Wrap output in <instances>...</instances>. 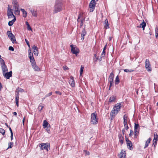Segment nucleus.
Returning a JSON list of instances; mask_svg holds the SVG:
<instances>
[{
    "label": "nucleus",
    "instance_id": "obj_38",
    "mask_svg": "<svg viewBox=\"0 0 158 158\" xmlns=\"http://www.w3.org/2000/svg\"><path fill=\"white\" fill-rule=\"evenodd\" d=\"M12 3L14 5V6H19L16 0H13Z\"/></svg>",
    "mask_w": 158,
    "mask_h": 158
},
{
    "label": "nucleus",
    "instance_id": "obj_39",
    "mask_svg": "<svg viewBox=\"0 0 158 158\" xmlns=\"http://www.w3.org/2000/svg\"><path fill=\"white\" fill-rule=\"evenodd\" d=\"M25 23H26V25L27 26V29L28 30H31V27H30V26L28 23L27 21H26V22Z\"/></svg>",
    "mask_w": 158,
    "mask_h": 158
},
{
    "label": "nucleus",
    "instance_id": "obj_28",
    "mask_svg": "<svg viewBox=\"0 0 158 158\" xmlns=\"http://www.w3.org/2000/svg\"><path fill=\"white\" fill-rule=\"evenodd\" d=\"M146 26V23L143 20V22L140 24L139 27H142L143 30H144L145 27Z\"/></svg>",
    "mask_w": 158,
    "mask_h": 158
},
{
    "label": "nucleus",
    "instance_id": "obj_1",
    "mask_svg": "<svg viewBox=\"0 0 158 158\" xmlns=\"http://www.w3.org/2000/svg\"><path fill=\"white\" fill-rule=\"evenodd\" d=\"M122 106L120 103H117L114 105L110 114V116H111V119L113 118L120 110Z\"/></svg>",
    "mask_w": 158,
    "mask_h": 158
},
{
    "label": "nucleus",
    "instance_id": "obj_46",
    "mask_svg": "<svg viewBox=\"0 0 158 158\" xmlns=\"http://www.w3.org/2000/svg\"><path fill=\"white\" fill-rule=\"evenodd\" d=\"M30 62L32 65L35 64H36L35 59L30 60Z\"/></svg>",
    "mask_w": 158,
    "mask_h": 158
},
{
    "label": "nucleus",
    "instance_id": "obj_7",
    "mask_svg": "<svg viewBox=\"0 0 158 158\" xmlns=\"http://www.w3.org/2000/svg\"><path fill=\"white\" fill-rule=\"evenodd\" d=\"M145 68L147 69V71L149 72H150L152 71V68L149 60L148 59H146L145 62Z\"/></svg>",
    "mask_w": 158,
    "mask_h": 158
},
{
    "label": "nucleus",
    "instance_id": "obj_30",
    "mask_svg": "<svg viewBox=\"0 0 158 158\" xmlns=\"http://www.w3.org/2000/svg\"><path fill=\"white\" fill-rule=\"evenodd\" d=\"M139 124L135 123L134 127V130H139Z\"/></svg>",
    "mask_w": 158,
    "mask_h": 158
},
{
    "label": "nucleus",
    "instance_id": "obj_6",
    "mask_svg": "<svg viewBox=\"0 0 158 158\" xmlns=\"http://www.w3.org/2000/svg\"><path fill=\"white\" fill-rule=\"evenodd\" d=\"M7 15L9 19L14 18L15 17L13 14V9L9 7V5L8 6Z\"/></svg>",
    "mask_w": 158,
    "mask_h": 158
},
{
    "label": "nucleus",
    "instance_id": "obj_11",
    "mask_svg": "<svg viewBox=\"0 0 158 158\" xmlns=\"http://www.w3.org/2000/svg\"><path fill=\"white\" fill-rule=\"evenodd\" d=\"M119 156L120 158H126L125 151H124L123 150H121Z\"/></svg>",
    "mask_w": 158,
    "mask_h": 158
},
{
    "label": "nucleus",
    "instance_id": "obj_51",
    "mask_svg": "<svg viewBox=\"0 0 158 158\" xmlns=\"http://www.w3.org/2000/svg\"><path fill=\"white\" fill-rule=\"evenodd\" d=\"M9 49L10 50H11L12 51H14V48L12 46H10L9 47Z\"/></svg>",
    "mask_w": 158,
    "mask_h": 158
},
{
    "label": "nucleus",
    "instance_id": "obj_22",
    "mask_svg": "<svg viewBox=\"0 0 158 158\" xmlns=\"http://www.w3.org/2000/svg\"><path fill=\"white\" fill-rule=\"evenodd\" d=\"M16 19L15 17L12 20L8 22V25L9 26H12L14 23L16 21Z\"/></svg>",
    "mask_w": 158,
    "mask_h": 158
},
{
    "label": "nucleus",
    "instance_id": "obj_34",
    "mask_svg": "<svg viewBox=\"0 0 158 158\" xmlns=\"http://www.w3.org/2000/svg\"><path fill=\"white\" fill-rule=\"evenodd\" d=\"M119 82V79L118 76H117L116 77L115 80V83L116 85L118 84Z\"/></svg>",
    "mask_w": 158,
    "mask_h": 158
},
{
    "label": "nucleus",
    "instance_id": "obj_58",
    "mask_svg": "<svg viewBox=\"0 0 158 158\" xmlns=\"http://www.w3.org/2000/svg\"><path fill=\"white\" fill-rule=\"evenodd\" d=\"M29 58L30 59V60H31L34 59V57H33V56H31V57H29Z\"/></svg>",
    "mask_w": 158,
    "mask_h": 158
},
{
    "label": "nucleus",
    "instance_id": "obj_27",
    "mask_svg": "<svg viewBox=\"0 0 158 158\" xmlns=\"http://www.w3.org/2000/svg\"><path fill=\"white\" fill-rule=\"evenodd\" d=\"M118 137L119 141L121 143V144H122L123 143L124 138L120 135H118Z\"/></svg>",
    "mask_w": 158,
    "mask_h": 158
},
{
    "label": "nucleus",
    "instance_id": "obj_25",
    "mask_svg": "<svg viewBox=\"0 0 158 158\" xmlns=\"http://www.w3.org/2000/svg\"><path fill=\"white\" fill-rule=\"evenodd\" d=\"M20 10L23 12V16L24 17H26L27 16V12L23 9H21Z\"/></svg>",
    "mask_w": 158,
    "mask_h": 158
},
{
    "label": "nucleus",
    "instance_id": "obj_63",
    "mask_svg": "<svg viewBox=\"0 0 158 158\" xmlns=\"http://www.w3.org/2000/svg\"><path fill=\"white\" fill-rule=\"evenodd\" d=\"M125 129L126 130H127V129H128L129 128V127L128 126V125H126V126L125 127Z\"/></svg>",
    "mask_w": 158,
    "mask_h": 158
},
{
    "label": "nucleus",
    "instance_id": "obj_41",
    "mask_svg": "<svg viewBox=\"0 0 158 158\" xmlns=\"http://www.w3.org/2000/svg\"><path fill=\"white\" fill-rule=\"evenodd\" d=\"M13 143L12 142H9L8 144V148H12L13 146Z\"/></svg>",
    "mask_w": 158,
    "mask_h": 158
},
{
    "label": "nucleus",
    "instance_id": "obj_52",
    "mask_svg": "<svg viewBox=\"0 0 158 158\" xmlns=\"http://www.w3.org/2000/svg\"><path fill=\"white\" fill-rule=\"evenodd\" d=\"M127 117L126 114H125L123 116L124 120H127Z\"/></svg>",
    "mask_w": 158,
    "mask_h": 158
},
{
    "label": "nucleus",
    "instance_id": "obj_32",
    "mask_svg": "<svg viewBox=\"0 0 158 158\" xmlns=\"http://www.w3.org/2000/svg\"><path fill=\"white\" fill-rule=\"evenodd\" d=\"M0 62L1 66L5 65V62L4 61V60L1 58V56H0Z\"/></svg>",
    "mask_w": 158,
    "mask_h": 158
},
{
    "label": "nucleus",
    "instance_id": "obj_16",
    "mask_svg": "<svg viewBox=\"0 0 158 158\" xmlns=\"http://www.w3.org/2000/svg\"><path fill=\"white\" fill-rule=\"evenodd\" d=\"M19 6H14V8L15 9L14 10V13L15 14H19L20 11L19 10Z\"/></svg>",
    "mask_w": 158,
    "mask_h": 158
},
{
    "label": "nucleus",
    "instance_id": "obj_19",
    "mask_svg": "<svg viewBox=\"0 0 158 158\" xmlns=\"http://www.w3.org/2000/svg\"><path fill=\"white\" fill-rule=\"evenodd\" d=\"M30 11L31 12L32 15L34 17H36L37 16V12L34 10H32L31 9H29Z\"/></svg>",
    "mask_w": 158,
    "mask_h": 158
},
{
    "label": "nucleus",
    "instance_id": "obj_3",
    "mask_svg": "<svg viewBox=\"0 0 158 158\" xmlns=\"http://www.w3.org/2000/svg\"><path fill=\"white\" fill-rule=\"evenodd\" d=\"M71 48V52L74 54H75L76 56L79 53L80 51L78 48L75 45L71 44L70 46Z\"/></svg>",
    "mask_w": 158,
    "mask_h": 158
},
{
    "label": "nucleus",
    "instance_id": "obj_48",
    "mask_svg": "<svg viewBox=\"0 0 158 158\" xmlns=\"http://www.w3.org/2000/svg\"><path fill=\"white\" fill-rule=\"evenodd\" d=\"M89 7V11L92 12L94 10V7Z\"/></svg>",
    "mask_w": 158,
    "mask_h": 158
},
{
    "label": "nucleus",
    "instance_id": "obj_62",
    "mask_svg": "<svg viewBox=\"0 0 158 158\" xmlns=\"http://www.w3.org/2000/svg\"><path fill=\"white\" fill-rule=\"evenodd\" d=\"M64 70H66V69H68L69 68L66 66H65L64 67Z\"/></svg>",
    "mask_w": 158,
    "mask_h": 158
},
{
    "label": "nucleus",
    "instance_id": "obj_4",
    "mask_svg": "<svg viewBox=\"0 0 158 158\" xmlns=\"http://www.w3.org/2000/svg\"><path fill=\"white\" fill-rule=\"evenodd\" d=\"M50 145L49 143H41L39 145V147L41 150H46L48 151L50 149Z\"/></svg>",
    "mask_w": 158,
    "mask_h": 158
},
{
    "label": "nucleus",
    "instance_id": "obj_64",
    "mask_svg": "<svg viewBox=\"0 0 158 158\" xmlns=\"http://www.w3.org/2000/svg\"><path fill=\"white\" fill-rule=\"evenodd\" d=\"M105 54L102 53L101 56V57L102 58L104 57H105Z\"/></svg>",
    "mask_w": 158,
    "mask_h": 158
},
{
    "label": "nucleus",
    "instance_id": "obj_12",
    "mask_svg": "<svg viewBox=\"0 0 158 158\" xmlns=\"http://www.w3.org/2000/svg\"><path fill=\"white\" fill-rule=\"evenodd\" d=\"M69 83L72 87H74L75 86L74 80L73 77L71 76L70 77Z\"/></svg>",
    "mask_w": 158,
    "mask_h": 158
},
{
    "label": "nucleus",
    "instance_id": "obj_47",
    "mask_svg": "<svg viewBox=\"0 0 158 158\" xmlns=\"http://www.w3.org/2000/svg\"><path fill=\"white\" fill-rule=\"evenodd\" d=\"M133 134V132L132 130H130V132L129 134V137H131V135Z\"/></svg>",
    "mask_w": 158,
    "mask_h": 158
},
{
    "label": "nucleus",
    "instance_id": "obj_10",
    "mask_svg": "<svg viewBox=\"0 0 158 158\" xmlns=\"http://www.w3.org/2000/svg\"><path fill=\"white\" fill-rule=\"evenodd\" d=\"M82 15L81 14H80L78 15V18L77 19V21L78 22H81V23H80V26H82L83 24V22L84 21L85 19L82 18Z\"/></svg>",
    "mask_w": 158,
    "mask_h": 158
},
{
    "label": "nucleus",
    "instance_id": "obj_49",
    "mask_svg": "<svg viewBox=\"0 0 158 158\" xmlns=\"http://www.w3.org/2000/svg\"><path fill=\"white\" fill-rule=\"evenodd\" d=\"M52 92H51L50 93H49L47 94H46L45 96V98H46L48 97H49V96H50V95H52Z\"/></svg>",
    "mask_w": 158,
    "mask_h": 158
},
{
    "label": "nucleus",
    "instance_id": "obj_2",
    "mask_svg": "<svg viewBox=\"0 0 158 158\" xmlns=\"http://www.w3.org/2000/svg\"><path fill=\"white\" fill-rule=\"evenodd\" d=\"M64 7V5L62 2L56 3L53 10L54 13H56L62 11Z\"/></svg>",
    "mask_w": 158,
    "mask_h": 158
},
{
    "label": "nucleus",
    "instance_id": "obj_20",
    "mask_svg": "<svg viewBox=\"0 0 158 158\" xmlns=\"http://www.w3.org/2000/svg\"><path fill=\"white\" fill-rule=\"evenodd\" d=\"M104 27L106 29H107L109 28V23L107 19H106L105 21V23H104Z\"/></svg>",
    "mask_w": 158,
    "mask_h": 158
},
{
    "label": "nucleus",
    "instance_id": "obj_35",
    "mask_svg": "<svg viewBox=\"0 0 158 158\" xmlns=\"http://www.w3.org/2000/svg\"><path fill=\"white\" fill-rule=\"evenodd\" d=\"M31 56H33V53L31 52V48H30L28 50V56L29 57H31Z\"/></svg>",
    "mask_w": 158,
    "mask_h": 158
},
{
    "label": "nucleus",
    "instance_id": "obj_36",
    "mask_svg": "<svg viewBox=\"0 0 158 158\" xmlns=\"http://www.w3.org/2000/svg\"><path fill=\"white\" fill-rule=\"evenodd\" d=\"M84 69V67L82 65H81V69L80 72V76H81L83 71V69Z\"/></svg>",
    "mask_w": 158,
    "mask_h": 158
},
{
    "label": "nucleus",
    "instance_id": "obj_54",
    "mask_svg": "<svg viewBox=\"0 0 158 158\" xmlns=\"http://www.w3.org/2000/svg\"><path fill=\"white\" fill-rule=\"evenodd\" d=\"M123 123H124V127H125L126 125H127V120H124Z\"/></svg>",
    "mask_w": 158,
    "mask_h": 158
},
{
    "label": "nucleus",
    "instance_id": "obj_42",
    "mask_svg": "<svg viewBox=\"0 0 158 158\" xmlns=\"http://www.w3.org/2000/svg\"><path fill=\"white\" fill-rule=\"evenodd\" d=\"M155 139L157 140L158 139V135H157L156 133H154V138Z\"/></svg>",
    "mask_w": 158,
    "mask_h": 158
},
{
    "label": "nucleus",
    "instance_id": "obj_57",
    "mask_svg": "<svg viewBox=\"0 0 158 158\" xmlns=\"http://www.w3.org/2000/svg\"><path fill=\"white\" fill-rule=\"evenodd\" d=\"M13 44H17V42L16 41V40H11Z\"/></svg>",
    "mask_w": 158,
    "mask_h": 158
},
{
    "label": "nucleus",
    "instance_id": "obj_21",
    "mask_svg": "<svg viewBox=\"0 0 158 158\" xmlns=\"http://www.w3.org/2000/svg\"><path fill=\"white\" fill-rule=\"evenodd\" d=\"M32 66L33 68L35 71H40V68L36 65V64H34Z\"/></svg>",
    "mask_w": 158,
    "mask_h": 158
},
{
    "label": "nucleus",
    "instance_id": "obj_31",
    "mask_svg": "<svg viewBox=\"0 0 158 158\" xmlns=\"http://www.w3.org/2000/svg\"><path fill=\"white\" fill-rule=\"evenodd\" d=\"M124 72L126 73H131L134 71V70L131 69H125L123 70Z\"/></svg>",
    "mask_w": 158,
    "mask_h": 158
},
{
    "label": "nucleus",
    "instance_id": "obj_17",
    "mask_svg": "<svg viewBox=\"0 0 158 158\" xmlns=\"http://www.w3.org/2000/svg\"><path fill=\"white\" fill-rule=\"evenodd\" d=\"M126 143L128 148L130 150H131L133 148H132V144L131 142V141H128Z\"/></svg>",
    "mask_w": 158,
    "mask_h": 158
},
{
    "label": "nucleus",
    "instance_id": "obj_15",
    "mask_svg": "<svg viewBox=\"0 0 158 158\" xmlns=\"http://www.w3.org/2000/svg\"><path fill=\"white\" fill-rule=\"evenodd\" d=\"M7 34L10 40H14V39H15V36L10 31H8Z\"/></svg>",
    "mask_w": 158,
    "mask_h": 158
},
{
    "label": "nucleus",
    "instance_id": "obj_13",
    "mask_svg": "<svg viewBox=\"0 0 158 158\" xmlns=\"http://www.w3.org/2000/svg\"><path fill=\"white\" fill-rule=\"evenodd\" d=\"M32 49L33 50V52L34 55L37 56L38 54L37 47L34 45L32 46Z\"/></svg>",
    "mask_w": 158,
    "mask_h": 158
},
{
    "label": "nucleus",
    "instance_id": "obj_8",
    "mask_svg": "<svg viewBox=\"0 0 158 158\" xmlns=\"http://www.w3.org/2000/svg\"><path fill=\"white\" fill-rule=\"evenodd\" d=\"M91 122L93 124H96L98 123V119L96 118V114L93 113L91 116Z\"/></svg>",
    "mask_w": 158,
    "mask_h": 158
},
{
    "label": "nucleus",
    "instance_id": "obj_26",
    "mask_svg": "<svg viewBox=\"0 0 158 158\" xmlns=\"http://www.w3.org/2000/svg\"><path fill=\"white\" fill-rule=\"evenodd\" d=\"M48 123L46 120H44L43 122V127L44 128H46L48 127Z\"/></svg>",
    "mask_w": 158,
    "mask_h": 158
},
{
    "label": "nucleus",
    "instance_id": "obj_44",
    "mask_svg": "<svg viewBox=\"0 0 158 158\" xmlns=\"http://www.w3.org/2000/svg\"><path fill=\"white\" fill-rule=\"evenodd\" d=\"M157 140L155 139H154L153 140V144L154 145V146H155L157 144Z\"/></svg>",
    "mask_w": 158,
    "mask_h": 158
},
{
    "label": "nucleus",
    "instance_id": "obj_60",
    "mask_svg": "<svg viewBox=\"0 0 158 158\" xmlns=\"http://www.w3.org/2000/svg\"><path fill=\"white\" fill-rule=\"evenodd\" d=\"M126 143H127V142L128 141H130V140H129L127 138H126Z\"/></svg>",
    "mask_w": 158,
    "mask_h": 158
},
{
    "label": "nucleus",
    "instance_id": "obj_29",
    "mask_svg": "<svg viewBox=\"0 0 158 158\" xmlns=\"http://www.w3.org/2000/svg\"><path fill=\"white\" fill-rule=\"evenodd\" d=\"M86 34V32L85 31V29H84L81 33V40H84V36Z\"/></svg>",
    "mask_w": 158,
    "mask_h": 158
},
{
    "label": "nucleus",
    "instance_id": "obj_33",
    "mask_svg": "<svg viewBox=\"0 0 158 158\" xmlns=\"http://www.w3.org/2000/svg\"><path fill=\"white\" fill-rule=\"evenodd\" d=\"M139 130H134V131L135 132V138H137V136L139 134Z\"/></svg>",
    "mask_w": 158,
    "mask_h": 158
},
{
    "label": "nucleus",
    "instance_id": "obj_18",
    "mask_svg": "<svg viewBox=\"0 0 158 158\" xmlns=\"http://www.w3.org/2000/svg\"><path fill=\"white\" fill-rule=\"evenodd\" d=\"M95 0H92L89 4V7H94L95 6Z\"/></svg>",
    "mask_w": 158,
    "mask_h": 158
},
{
    "label": "nucleus",
    "instance_id": "obj_40",
    "mask_svg": "<svg viewBox=\"0 0 158 158\" xmlns=\"http://www.w3.org/2000/svg\"><path fill=\"white\" fill-rule=\"evenodd\" d=\"M114 75L113 73H111L110 74L108 79H113L114 78Z\"/></svg>",
    "mask_w": 158,
    "mask_h": 158
},
{
    "label": "nucleus",
    "instance_id": "obj_50",
    "mask_svg": "<svg viewBox=\"0 0 158 158\" xmlns=\"http://www.w3.org/2000/svg\"><path fill=\"white\" fill-rule=\"evenodd\" d=\"M155 34H156L157 35H158V28L156 27L155 28Z\"/></svg>",
    "mask_w": 158,
    "mask_h": 158
},
{
    "label": "nucleus",
    "instance_id": "obj_59",
    "mask_svg": "<svg viewBox=\"0 0 158 158\" xmlns=\"http://www.w3.org/2000/svg\"><path fill=\"white\" fill-rule=\"evenodd\" d=\"M62 0H56V3L57 2H61Z\"/></svg>",
    "mask_w": 158,
    "mask_h": 158
},
{
    "label": "nucleus",
    "instance_id": "obj_14",
    "mask_svg": "<svg viewBox=\"0 0 158 158\" xmlns=\"http://www.w3.org/2000/svg\"><path fill=\"white\" fill-rule=\"evenodd\" d=\"M1 68L3 74L4 73H6L8 71V69L6 64L1 65Z\"/></svg>",
    "mask_w": 158,
    "mask_h": 158
},
{
    "label": "nucleus",
    "instance_id": "obj_9",
    "mask_svg": "<svg viewBox=\"0 0 158 158\" xmlns=\"http://www.w3.org/2000/svg\"><path fill=\"white\" fill-rule=\"evenodd\" d=\"M12 72L10 71L9 72L5 73H3V75L4 77L6 78L7 79H9L10 77L12 76Z\"/></svg>",
    "mask_w": 158,
    "mask_h": 158
},
{
    "label": "nucleus",
    "instance_id": "obj_61",
    "mask_svg": "<svg viewBox=\"0 0 158 158\" xmlns=\"http://www.w3.org/2000/svg\"><path fill=\"white\" fill-rule=\"evenodd\" d=\"M46 130L47 131L48 133H49V131H50V129L48 128V127L46 128Z\"/></svg>",
    "mask_w": 158,
    "mask_h": 158
},
{
    "label": "nucleus",
    "instance_id": "obj_23",
    "mask_svg": "<svg viewBox=\"0 0 158 158\" xmlns=\"http://www.w3.org/2000/svg\"><path fill=\"white\" fill-rule=\"evenodd\" d=\"M151 140V138H149L147 140L145 144V145L144 147V148H145L148 147V144L150 143Z\"/></svg>",
    "mask_w": 158,
    "mask_h": 158
},
{
    "label": "nucleus",
    "instance_id": "obj_56",
    "mask_svg": "<svg viewBox=\"0 0 158 158\" xmlns=\"http://www.w3.org/2000/svg\"><path fill=\"white\" fill-rule=\"evenodd\" d=\"M55 93L56 94H58L59 95H61V93L59 91H56L55 92Z\"/></svg>",
    "mask_w": 158,
    "mask_h": 158
},
{
    "label": "nucleus",
    "instance_id": "obj_37",
    "mask_svg": "<svg viewBox=\"0 0 158 158\" xmlns=\"http://www.w3.org/2000/svg\"><path fill=\"white\" fill-rule=\"evenodd\" d=\"M109 81L110 83V85L109 88V90H110V87L112 85V84L113 83V79L109 80Z\"/></svg>",
    "mask_w": 158,
    "mask_h": 158
},
{
    "label": "nucleus",
    "instance_id": "obj_53",
    "mask_svg": "<svg viewBox=\"0 0 158 158\" xmlns=\"http://www.w3.org/2000/svg\"><path fill=\"white\" fill-rule=\"evenodd\" d=\"M25 41H26V43H27V45L28 46V47L29 48H30V45L29 44V41H28V40H25Z\"/></svg>",
    "mask_w": 158,
    "mask_h": 158
},
{
    "label": "nucleus",
    "instance_id": "obj_43",
    "mask_svg": "<svg viewBox=\"0 0 158 158\" xmlns=\"http://www.w3.org/2000/svg\"><path fill=\"white\" fill-rule=\"evenodd\" d=\"M0 132L3 135H4L5 133V130L3 129H0Z\"/></svg>",
    "mask_w": 158,
    "mask_h": 158
},
{
    "label": "nucleus",
    "instance_id": "obj_24",
    "mask_svg": "<svg viewBox=\"0 0 158 158\" xmlns=\"http://www.w3.org/2000/svg\"><path fill=\"white\" fill-rule=\"evenodd\" d=\"M116 100V97L114 96H111L109 100V102H115Z\"/></svg>",
    "mask_w": 158,
    "mask_h": 158
},
{
    "label": "nucleus",
    "instance_id": "obj_45",
    "mask_svg": "<svg viewBox=\"0 0 158 158\" xmlns=\"http://www.w3.org/2000/svg\"><path fill=\"white\" fill-rule=\"evenodd\" d=\"M84 152L85 156L89 155L90 154L89 152L86 150H84Z\"/></svg>",
    "mask_w": 158,
    "mask_h": 158
},
{
    "label": "nucleus",
    "instance_id": "obj_5",
    "mask_svg": "<svg viewBox=\"0 0 158 158\" xmlns=\"http://www.w3.org/2000/svg\"><path fill=\"white\" fill-rule=\"evenodd\" d=\"M17 94L15 96V102L16 105L17 107L19 106V92H23L24 91L23 89L20 88H18L17 89Z\"/></svg>",
    "mask_w": 158,
    "mask_h": 158
},
{
    "label": "nucleus",
    "instance_id": "obj_55",
    "mask_svg": "<svg viewBox=\"0 0 158 158\" xmlns=\"http://www.w3.org/2000/svg\"><path fill=\"white\" fill-rule=\"evenodd\" d=\"M43 107V106H41V105H39V108L40 110H42Z\"/></svg>",
    "mask_w": 158,
    "mask_h": 158
}]
</instances>
